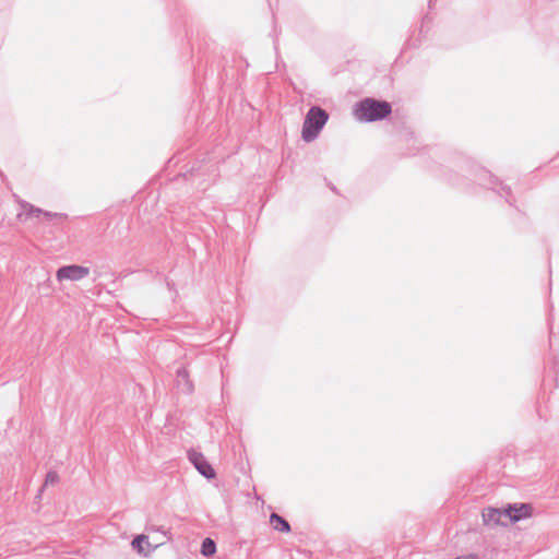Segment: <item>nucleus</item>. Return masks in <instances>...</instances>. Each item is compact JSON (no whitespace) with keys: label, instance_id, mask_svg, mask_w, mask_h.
<instances>
[{"label":"nucleus","instance_id":"obj_1","mask_svg":"<svg viewBox=\"0 0 559 559\" xmlns=\"http://www.w3.org/2000/svg\"><path fill=\"white\" fill-rule=\"evenodd\" d=\"M392 112L389 102L365 98L357 104L355 116L359 121L372 122L386 118Z\"/></svg>","mask_w":559,"mask_h":559},{"label":"nucleus","instance_id":"obj_2","mask_svg":"<svg viewBox=\"0 0 559 559\" xmlns=\"http://www.w3.org/2000/svg\"><path fill=\"white\" fill-rule=\"evenodd\" d=\"M329 119L328 112L319 106H312L305 118L301 136L304 141L311 142L318 138L321 129Z\"/></svg>","mask_w":559,"mask_h":559},{"label":"nucleus","instance_id":"obj_3","mask_svg":"<svg viewBox=\"0 0 559 559\" xmlns=\"http://www.w3.org/2000/svg\"><path fill=\"white\" fill-rule=\"evenodd\" d=\"M90 274V269L83 265L70 264L57 270L56 277L62 281H81Z\"/></svg>","mask_w":559,"mask_h":559},{"label":"nucleus","instance_id":"obj_4","mask_svg":"<svg viewBox=\"0 0 559 559\" xmlns=\"http://www.w3.org/2000/svg\"><path fill=\"white\" fill-rule=\"evenodd\" d=\"M190 462L197 468V471L207 479L215 477V471L212 465L206 461L205 456L197 451H190L188 453Z\"/></svg>","mask_w":559,"mask_h":559},{"label":"nucleus","instance_id":"obj_5","mask_svg":"<svg viewBox=\"0 0 559 559\" xmlns=\"http://www.w3.org/2000/svg\"><path fill=\"white\" fill-rule=\"evenodd\" d=\"M483 523L489 527H496L498 525L507 526L508 523L503 522L502 519H507L506 508H485L481 512Z\"/></svg>","mask_w":559,"mask_h":559},{"label":"nucleus","instance_id":"obj_6","mask_svg":"<svg viewBox=\"0 0 559 559\" xmlns=\"http://www.w3.org/2000/svg\"><path fill=\"white\" fill-rule=\"evenodd\" d=\"M506 514L509 522L515 523L532 515V506L530 503H509L506 507Z\"/></svg>","mask_w":559,"mask_h":559},{"label":"nucleus","instance_id":"obj_7","mask_svg":"<svg viewBox=\"0 0 559 559\" xmlns=\"http://www.w3.org/2000/svg\"><path fill=\"white\" fill-rule=\"evenodd\" d=\"M21 205H22L24 212L17 214L19 219H22L23 216H25L27 218L29 216H39L40 214H43L48 219L62 217V214L45 212L41 209L36 207L25 201L21 202Z\"/></svg>","mask_w":559,"mask_h":559},{"label":"nucleus","instance_id":"obj_8","mask_svg":"<svg viewBox=\"0 0 559 559\" xmlns=\"http://www.w3.org/2000/svg\"><path fill=\"white\" fill-rule=\"evenodd\" d=\"M176 385L179 391L185 394H191L194 390L193 383L189 378V372L185 367H181L176 372Z\"/></svg>","mask_w":559,"mask_h":559},{"label":"nucleus","instance_id":"obj_9","mask_svg":"<svg viewBox=\"0 0 559 559\" xmlns=\"http://www.w3.org/2000/svg\"><path fill=\"white\" fill-rule=\"evenodd\" d=\"M270 523L272 524V526L275 531H278L281 533H289L290 532L289 523L277 513L273 512L270 515Z\"/></svg>","mask_w":559,"mask_h":559},{"label":"nucleus","instance_id":"obj_10","mask_svg":"<svg viewBox=\"0 0 559 559\" xmlns=\"http://www.w3.org/2000/svg\"><path fill=\"white\" fill-rule=\"evenodd\" d=\"M215 552H216V544H215V542L212 538H210V537L204 538L203 542H202V545H201V554L204 557H211Z\"/></svg>","mask_w":559,"mask_h":559},{"label":"nucleus","instance_id":"obj_11","mask_svg":"<svg viewBox=\"0 0 559 559\" xmlns=\"http://www.w3.org/2000/svg\"><path fill=\"white\" fill-rule=\"evenodd\" d=\"M132 547L139 552L142 554L144 551L143 544L148 545V538L145 535H139L133 538L132 540Z\"/></svg>","mask_w":559,"mask_h":559},{"label":"nucleus","instance_id":"obj_12","mask_svg":"<svg viewBox=\"0 0 559 559\" xmlns=\"http://www.w3.org/2000/svg\"><path fill=\"white\" fill-rule=\"evenodd\" d=\"M59 481V475L57 472L55 471H50L47 473L46 475V478H45V483H44V486L41 487V489L39 490V492L43 491L44 487L45 486H48V485H55Z\"/></svg>","mask_w":559,"mask_h":559},{"label":"nucleus","instance_id":"obj_13","mask_svg":"<svg viewBox=\"0 0 559 559\" xmlns=\"http://www.w3.org/2000/svg\"><path fill=\"white\" fill-rule=\"evenodd\" d=\"M501 190H502V191L504 192V194H506L507 202H508L509 204H511V205H512V201L510 200V197H511V189H510V187H508V186H502V187H501Z\"/></svg>","mask_w":559,"mask_h":559},{"label":"nucleus","instance_id":"obj_14","mask_svg":"<svg viewBox=\"0 0 559 559\" xmlns=\"http://www.w3.org/2000/svg\"><path fill=\"white\" fill-rule=\"evenodd\" d=\"M498 182V178L490 175V183L496 185Z\"/></svg>","mask_w":559,"mask_h":559}]
</instances>
